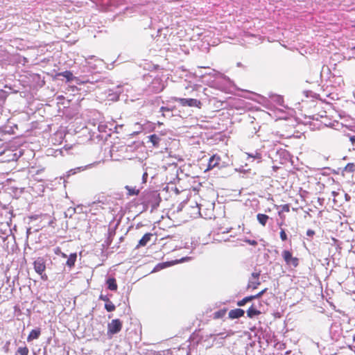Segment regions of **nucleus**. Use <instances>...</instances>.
Masks as SVG:
<instances>
[{"label":"nucleus","mask_w":355,"mask_h":355,"mask_svg":"<svg viewBox=\"0 0 355 355\" xmlns=\"http://www.w3.org/2000/svg\"><path fill=\"white\" fill-rule=\"evenodd\" d=\"M179 168L177 164L170 163L169 167L165 165L159 166V175L162 181L176 182L178 179Z\"/></svg>","instance_id":"nucleus-1"},{"label":"nucleus","mask_w":355,"mask_h":355,"mask_svg":"<svg viewBox=\"0 0 355 355\" xmlns=\"http://www.w3.org/2000/svg\"><path fill=\"white\" fill-rule=\"evenodd\" d=\"M160 193L158 196L164 195V193H169L175 195H178L180 192L179 189L175 186V182H170V181L165 182L162 185V189H159Z\"/></svg>","instance_id":"nucleus-2"},{"label":"nucleus","mask_w":355,"mask_h":355,"mask_svg":"<svg viewBox=\"0 0 355 355\" xmlns=\"http://www.w3.org/2000/svg\"><path fill=\"white\" fill-rule=\"evenodd\" d=\"M157 156H158L159 159H162V164L165 165L166 167H169L170 163L173 164H175V158L171 156L170 153L168 151L167 148H165V151H160L157 153Z\"/></svg>","instance_id":"nucleus-3"},{"label":"nucleus","mask_w":355,"mask_h":355,"mask_svg":"<svg viewBox=\"0 0 355 355\" xmlns=\"http://www.w3.org/2000/svg\"><path fill=\"white\" fill-rule=\"evenodd\" d=\"M123 327V323L119 319H114L107 324V334L114 335L119 333Z\"/></svg>","instance_id":"nucleus-4"},{"label":"nucleus","mask_w":355,"mask_h":355,"mask_svg":"<svg viewBox=\"0 0 355 355\" xmlns=\"http://www.w3.org/2000/svg\"><path fill=\"white\" fill-rule=\"evenodd\" d=\"M158 244L163 248L164 253H168L170 251H173L177 247L174 245V241L172 239L168 238H162L159 240Z\"/></svg>","instance_id":"nucleus-5"},{"label":"nucleus","mask_w":355,"mask_h":355,"mask_svg":"<svg viewBox=\"0 0 355 355\" xmlns=\"http://www.w3.org/2000/svg\"><path fill=\"white\" fill-rule=\"evenodd\" d=\"M175 101L180 103L183 106L200 107L201 103L195 98H176Z\"/></svg>","instance_id":"nucleus-6"},{"label":"nucleus","mask_w":355,"mask_h":355,"mask_svg":"<svg viewBox=\"0 0 355 355\" xmlns=\"http://www.w3.org/2000/svg\"><path fill=\"white\" fill-rule=\"evenodd\" d=\"M282 257L287 265L293 266L294 267L298 265V259L293 257L292 254L288 250H284L282 252Z\"/></svg>","instance_id":"nucleus-7"},{"label":"nucleus","mask_w":355,"mask_h":355,"mask_svg":"<svg viewBox=\"0 0 355 355\" xmlns=\"http://www.w3.org/2000/svg\"><path fill=\"white\" fill-rule=\"evenodd\" d=\"M34 269L37 273L42 275L46 270V264L44 258L38 257L33 262Z\"/></svg>","instance_id":"nucleus-8"},{"label":"nucleus","mask_w":355,"mask_h":355,"mask_svg":"<svg viewBox=\"0 0 355 355\" xmlns=\"http://www.w3.org/2000/svg\"><path fill=\"white\" fill-rule=\"evenodd\" d=\"M185 259H187V258H182L180 260L176 259V260L171 261L160 263L159 264H157V266H156L157 270H162L166 267H168L172 265L176 264L178 263L182 262V261H184Z\"/></svg>","instance_id":"nucleus-9"},{"label":"nucleus","mask_w":355,"mask_h":355,"mask_svg":"<svg viewBox=\"0 0 355 355\" xmlns=\"http://www.w3.org/2000/svg\"><path fill=\"white\" fill-rule=\"evenodd\" d=\"M220 161V157L214 155L209 158L207 170H211L219 164Z\"/></svg>","instance_id":"nucleus-10"},{"label":"nucleus","mask_w":355,"mask_h":355,"mask_svg":"<svg viewBox=\"0 0 355 355\" xmlns=\"http://www.w3.org/2000/svg\"><path fill=\"white\" fill-rule=\"evenodd\" d=\"M244 311L241 309H236L229 312V317L232 319L239 318L244 315Z\"/></svg>","instance_id":"nucleus-11"},{"label":"nucleus","mask_w":355,"mask_h":355,"mask_svg":"<svg viewBox=\"0 0 355 355\" xmlns=\"http://www.w3.org/2000/svg\"><path fill=\"white\" fill-rule=\"evenodd\" d=\"M40 334L41 330L40 328L31 330V331L29 333L27 337V341L31 342L33 340L37 339L40 337Z\"/></svg>","instance_id":"nucleus-12"},{"label":"nucleus","mask_w":355,"mask_h":355,"mask_svg":"<svg viewBox=\"0 0 355 355\" xmlns=\"http://www.w3.org/2000/svg\"><path fill=\"white\" fill-rule=\"evenodd\" d=\"M152 236H153V234L150 233L145 234L143 236V237L139 240V243L137 245V248L146 246V244L150 241Z\"/></svg>","instance_id":"nucleus-13"},{"label":"nucleus","mask_w":355,"mask_h":355,"mask_svg":"<svg viewBox=\"0 0 355 355\" xmlns=\"http://www.w3.org/2000/svg\"><path fill=\"white\" fill-rule=\"evenodd\" d=\"M106 284L107 288L110 291H116L118 288V286L116 279L114 277H110L107 279Z\"/></svg>","instance_id":"nucleus-14"},{"label":"nucleus","mask_w":355,"mask_h":355,"mask_svg":"<svg viewBox=\"0 0 355 355\" xmlns=\"http://www.w3.org/2000/svg\"><path fill=\"white\" fill-rule=\"evenodd\" d=\"M77 259V254L76 252L69 254L68 259L67 260L66 265L71 268L75 266V263Z\"/></svg>","instance_id":"nucleus-15"},{"label":"nucleus","mask_w":355,"mask_h":355,"mask_svg":"<svg viewBox=\"0 0 355 355\" xmlns=\"http://www.w3.org/2000/svg\"><path fill=\"white\" fill-rule=\"evenodd\" d=\"M261 313V311L257 310L253 305H252L247 311V315L249 318H253Z\"/></svg>","instance_id":"nucleus-16"},{"label":"nucleus","mask_w":355,"mask_h":355,"mask_svg":"<svg viewBox=\"0 0 355 355\" xmlns=\"http://www.w3.org/2000/svg\"><path fill=\"white\" fill-rule=\"evenodd\" d=\"M257 218L261 225L265 226L268 222V220L269 219V216L263 214H258Z\"/></svg>","instance_id":"nucleus-17"},{"label":"nucleus","mask_w":355,"mask_h":355,"mask_svg":"<svg viewBox=\"0 0 355 355\" xmlns=\"http://www.w3.org/2000/svg\"><path fill=\"white\" fill-rule=\"evenodd\" d=\"M59 76H63L67 79V81H71L76 78L73 76V73L69 71H65L59 73Z\"/></svg>","instance_id":"nucleus-18"},{"label":"nucleus","mask_w":355,"mask_h":355,"mask_svg":"<svg viewBox=\"0 0 355 355\" xmlns=\"http://www.w3.org/2000/svg\"><path fill=\"white\" fill-rule=\"evenodd\" d=\"M160 112H162V115L164 117L171 118L173 116L171 110L170 109H168V108H165L164 107H162L160 108Z\"/></svg>","instance_id":"nucleus-19"},{"label":"nucleus","mask_w":355,"mask_h":355,"mask_svg":"<svg viewBox=\"0 0 355 355\" xmlns=\"http://www.w3.org/2000/svg\"><path fill=\"white\" fill-rule=\"evenodd\" d=\"M125 188L128 191V196H135L138 195L139 193V190L136 189L135 188L131 187L130 186H126Z\"/></svg>","instance_id":"nucleus-20"},{"label":"nucleus","mask_w":355,"mask_h":355,"mask_svg":"<svg viewBox=\"0 0 355 355\" xmlns=\"http://www.w3.org/2000/svg\"><path fill=\"white\" fill-rule=\"evenodd\" d=\"M248 157H252L254 159L257 160V162H260L261 160V155L258 152H254V153H247Z\"/></svg>","instance_id":"nucleus-21"},{"label":"nucleus","mask_w":355,"mask_h":355,"mask_svg":"<svg viewBox=\"0 0 355 355\" xmlns=\"http://www.w3.org/2000/svg\"><path fill=\"white\" fill-rule=\"evenodd\" d=\"M259 284V279H250L248 283V288L256 289Z\"/></svg>","instance_id":"nucleus-22"},{"label":"nucleus","mask_w":355,"mask_h":355,"mask_svg":"<svg viewBox=\"0 0 355 355\" xmlns=\"http://www.w3.org/2000/svg\"><path fill=\"white\" fill-rule=\"evenodd\" d=\"M105 309L108 312L114 311L116 309L115 305L110 300L108 302L105 303Z\"/></svg>","instance_id":"nucleus-23"},{"label":"nucleus","mask_w":355,"mask_h":355,"mask_svg":"<svg viewBox=\"0 0 355 355\" xmlns=\"http://www.w3.org/2000/svg\"><path fill=\"white\" fill-rule=\"evenodd\" d=\"M252 300H254L252 295L248 296V297H246L243 298V300L239 301L237 304L239 306H242L245 305L248 302H250Z\"/></svg>","instance_id":"nucleus-24"},{"label":"nucleus","mask_w":355,"mask_h":355,"mask_svg":"<svg viewBox=\"0 0 355 355\" xmlns=\"http://www.w3.org/2000/svg\"><path fill=\"white\" fill-rule=\"evenodd\" d=\"M17 353L20 355H28L29 349L26 346L20 347L17 349Z\"/></svg>","instance_id":"nucleus-25"},{"label":"nucleus","mask_w":355,"mask_h":355,"mask_svg":"<svg viewBox=\"0 0 355 355\" xmlns=\"http://www.w3.org/2000/svg\"><path fill=\"white\" fill-rule=\"evenodd\" d=\"M346 171L354 172L355 171V164L353 163H349L345 167Z\"/></svg>","instance_id":"nucleus-26"},{"label":"nucleus","mask_w":355,"mask_h":355,"mask_svg":"<svg viewBox=\"0 0 355 355\" xmlns=\"http://www.w3.org/2000/svg\"><path fill=\"white\" fill-rule=\"evenodd\" d=\"M272 101H276L279 105H282V103L283 102V99L280 96L277 95V96H272Z\"/></svg>","instance_id":"nucleus-27"},{"label":"nucleus","mask_w":355,"mask_h":355,"mask_svg":"<svg viewBox=\"0 0 355 355\" xmlns=\"http://www.w3.org/2000/svg\"><path fill=\"white\" fill-rule=\"evenodd\" d=\"M279 234H280V238L282 241H286L287 239V235H286L284 230L282 229Z\"/></svg>","instance_id":"nucleus-28"},{"label":"nucleus","mask_w":355,"mask_h":355,"mask_svg":"<svg viewBox=\"0 0 355 355\" xmlns=\"http://www.w3.org/2000/svg\"><path fill=\"white\" fill-rule=\"evenodd\" d=\"M266 290L267 289L265 288L263 291H261V292H259V293H257V295H252L253 298L257 299V298L261 297L263 295V293L266 291Z\"/></svg>","instance_id":"nucleus-29"},{"label":"nucleus","mask_w":355,"mask_h":355,"mask_svg":"<svg viewBox=\"0 0 355 355\" xmlns=\"http://www.w3.org/2000/svg\"><path fill=\"white\" fill-rule=\"evenodd\" d=\"M99 300L105 302V303H107L110 301L109 297L107 295H101L99 296Z\"/></svg>","instance_id":"nucleus-30"},{"label":"nucleus","mask_w":355,"mask_h":355,"mask_svg":"<svg viewBox=\"0 0 355 355\" xmlns=\"http://www.w3.org/2000/svg\"><path fill=\"white\" fill-rule=\"evenodd\" d=\"M245 242L253 246H256L257 245V241L255 240L247 239L245 240Z\"/></svg>","instance_id":"nucleus-31"},{"label":"nucleus","mask_w":355,"mask_h":355,"mask_svg":"<svg viewBox=\"0 0 355 355\" xmlns=\"http://www.w3.org/2000/svg\"><path fill=\"white\" fill-rule=\"evenodd\" d=\"M260 273L259 272H253L252 274V279H259Z\"/></svg>","instance_id":"nucleus-32"},{"label":"nucleus","mask_w":355,"mask_h":355,"mask_svg":"<svg viewBox=\"0 0 355 355\" xmlns=\"http://www.w3.org/2000/svg\"><path fill=\"white\" fill-rule=\"evenodd\" d=\"M156 144H157V147H159L161 145H162L164 144V141L162 139H159L157 137Z\"/></svg>","instance_id":"nucleus-33"},{"label":"nucleus","mask_w":355,"mask_h":355,"mask_svg":"<svg viewBox=\"0 0 355 355\" xmlns=\"http://www.w3.org/2000/svg\"><path fill=\"white\" fill-rule=\"evenodd\" d=\"M315 234V232L312 230H308L306 231V235L308 236L312 237Z\"/></svg>","instance_id":"nucleus-34"},{"label":"nucleus","mask_w":355,"mask_h":355,"mask_svg":"<svg viewBox=\"0 0 355 355\" xmlns=\"http://www.w3.org/2000/svg\"><path fill=\"white\" fill-rule=\"evenodd\" d=\"M54 252H55V254L60 255V253L62 252L60 248L57 247L56 248H55L54 249Z\"/></svg>","instance_id":"nucleus-35"},{"label":"nucleus","mask_w":355,"mask_h":355,"mask_svg":"<svg viewBox=\"0 0 355 355\" xmlns=\"http://www.w3.org/2000/svg\"><path fill=\"white\" fill-rule=\"evenodd\" d=\"M349 140L352 142V145L355 146V135L350 137Z\"/></svg>","instance_id":"nucleus-36"},{"label":"nucleus","mask_w":355,"mask_h":355,"mask_svg":"<svg viewBox=\"0 0 355 355\" xmlns=\"http://www.w3.org/2000/svg\"><path fill=\"white\" fill-rule=\"evenodd\" d=\"M98 207L103 209V207L101 205H99L98 204L94 203V205L92 206L93 209H98Z\"/></svg>","instance_id":"nucleus-37"},{"label":"nucleus","mask_w":355,"mask_h":355,"mask_svg":"<svg viewBox=\"0 0 355 355\" xmlns=\"http://www.w3.org/2000/svg\"><path fill=\"white\" fill-rule=\"evenodd\" d=\"M150 140H151L152 143L153 144V145H155V135H152L150 136Z\"/></svg>","instance_id":"nucleus-38"},{"label":"nucleus","mask_w":355,"mask_h":355,"mask_svg":"<svg viewBox=\"0 0 355 355\" xmlns=\"http://www.w3.org/2000/svg\"><path fill=\"white\" fill-rule=\"evenodd\" d=\"M60 256H61L62 258H66L67 257V254L62 252L60 253Z\"/></svg>","instance_id":"nucleus-39"},{"label":"nucleus","mask_w":355,"mask_h":355,"mask_svg":"<svg viewBox=\"0 0 355 355\" xmlns=\"http://www.w3.org/2000/svg\"><path fill=\"white\" fill-rule=\"evenodd\" d=\"M309 92H310V91H309V90H304V95H305L306 97H308V96H309Z\"/></svg>","instance_id":"nucleus-40"},{"label":"nucleus","mask_w":355,"mask_h":355,"mask_svg":"<svg viewBox=\"0 0 355 355\" xmlns=\"http://www.w3.org/2000/svg\"><path fill=\"white\" fill-rule=\"evenodd\" d=\"M118 98H119V96H118V95H116V96H115V98H110V100H111V101H113V100H117V99H118Z\"/></svg>","instance_id":"nucleus-41"},{"label":"nucleus","mask_w":355,"mask_h":355,"mask_svg":"<svg viewBox=\"0 0 355 355\" xmlns=\"http://www.w3.org/2000/svg\"><path fill=\"white\" fill-rule=\"evenodd\" d=\"M157 124H159V125H160V124H162L163 123H162V122H160L159 121H158L157 122Z\"/></svg>","instance_id":"nucleus-42"},{"label":"nucleus","mask_w":355,"mask_h":355,"mask_svg":"<svg viewBox=\"0 0 355 355\" xmlns=\"http://www.w3.org/2000/svg\"><path fill=\"white\" fill-rule=\"evenodd\" d=\"M53 223V220H50L49 225L52 224Z\"/></svg>","instance_id":"nucleus-43"}]
</instances>
